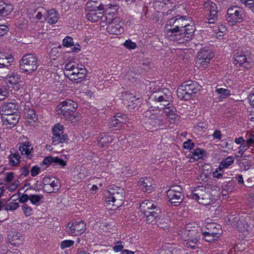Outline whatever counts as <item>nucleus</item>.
<instances>
[{"label":"nucleus","mask_w":254,"mask_h":254,"mask_svg":"<svg viewBox=\"0 0 254 254\" xmlns=\"http://www.w3.org/2000/svg\"><path fill=\"white\" fill-rule=\"evenodd\" d=\"M209 64V61L206 60H201L199 59L196 58L195 64L196 66L200 68L204 69L206 68Z\"/></svg>","instance_id":"43"},{"label":"nucleus","mask_w":254,"mask_h":254,"mask_svg":"<svg viewBox=\"0 0 254 254\" xmlns=\"http://www.w3.org/2000/svg\"><path fill=\"white\" fill-rule=\"evenodd\" d=\"M202 233V230L200 226L195 223H190L186 225L185 228L180 231V235L183 239L189 238H199Z\"/></svg>","instance_id":"12"},{"label":"nucleus","mask_w":254,"mask_h":254,"mask_svg":"<svg viewBox=\"0 0 254 254\" xmlns=\"http://www.w3.org/2000/svg\"><path fill=\"white\" fill-rule=\"evenodd\" d=\"M150 99L156 102L159 103L160 105L165 107L169 104L171 100V92L167 89H158L153 92L150 96Z\"/></svg>","instance_id":"11"},{"label":"nucleus","mask_w":254,"mask_h":254,"mask_svg":"<svg viewBox=\"0 0 254 254\" xmlns=\"http://www.w3.org/2000/svg\"><path fill=\"white\" fill-rule=\"evenodd\" d=\"M13 10V6L9 3H5L3 0L0 1V15L5 17L9 15Z\"/></svg>","instance_id":"25"},{"label":"nucleus","mask_w":254,"mask_h":254,"mask_svg":"<svg viewBox=\"0 0 254 254\" xmlns=\"http://www.w3.org/2000/svg\"><path fill=\"white\" fill-rule=\"evenodd\" d=\"M190 21L189 18L187 19L180 16L170 19L167 21L165 26L167 36L170 40L171 38H174L188 24V22Z\"/></svg>","instance_id":"2"},{"label":"nucleus","mask_w":254,"mask_h":254,"mask_svg":"<svg viewBox=\"0 0 254 254\" xmlns=\"http://www.w3.org/2000/svg\"><path fill=\"white\" fill-rule=\"evenodd\" d=\"M200 86L196 82L187 81L182 84L177 90L178 97L182 100H188L191 95L199 90Z\"/></svg>","instance_id":"3"},{"label":"nucleus","mask_w":254,"mask_h":254,"mask_svg":"<svg viewBox=\"0 0 254 254\" xmlns=\"http://www.w3.org/2000/svg\"><path fill=\"white\" fill-rule=\"evenodd\" d=\"M234 59L237 64L242 65L245 64L244 67L249 68L251 67L252 64H250L247 60L245 55L242 53H237L234 55Z\"/></svg>","instance_id":"23"},{"label":"nucleus","mask_w":254,"mask_h":254,"mask_svg":"<svg viewBox=\"0 0 254 254\" xmlns=\"http://www.w3.org/2000/svg\"><path fill=\"white\" fill-rule=\"evenodd\" d=\"M14 178V173L13 172H8L5 174V181L7 183L11 182Z\"/></svg>","instance_id":"61"},{"label":"nucleus","mask_w":254,"mask_h":254,"mask_svg":"<svg viewBox=\"0 0 254 254\" xmlns=\"http://www.w3.org/2000/svg\"><path fill=\"white\" fill-rule=\"evenodd\" d=\"M20 157L18 154L13 153L9 156V162L11 166H16L20 163Z\"/></svg>","instance_id":"39"},{"label":"nucleus","mask_w":254,"mask_h":254,"mask_svg":"<svg viewBox=\"0 0 254 254\" xmlns=\"http://www.w3.org/2000/svg\"><path fill=\"white\" fill-rule=\"evenodd\" d=\"M157 208H160L152 201L145 200L140 205V213L141 214L149 212V210H157Z\"/></svg>","instance_id":"22"},{"label":"nucleus","mask_w":254,"mask_h":254,"mask_svg":"<svg viewBox=\"0 0 254 254\" xmlns=\"http://www.w3.org/2000/svg\"><path fill=\"white\" fill-rule=\"evenodd\" d=\"M105 18L107 22L108 23L107 30L109 33L119 35L124 32L123 22L120 17H114L112 18L111 15L109 13Z\"/></svg>","instance_id":"8"},{"label":"nucleus","mask_w":254,"mask_h":254,"mask_svg":"<svg viewBox=\"0 0 254 254\" xmlns=\"http://www.w3.org/2000/svg\"><path fill=\"white\" fill-rule=\"evenodd\" d=\"M234 161V158L233 156H228L226 159L222 160L220 162L218 167L220 171H221L223 168H227L231 165Z\"/></svg>","instance_id":"36"},{"label":"nucleus","mask_w":254,"mask_h":254,"mask_svg":"<svg viewBox=\"0 0 254 254\" xmlns=\"http://www.w3.org/2000/svg\"><path fill=\"white\" fill-rule=\"evenodd\" d=\"M181 250L176 248H171L165 251L164 254H180Z\"/></svg>","instance_id":"58"},{"label":"nucleus","mask_w":254,"mask_h":254,"mask_svg":"<svg viewBox=\"0 0 254 254\" xmlns=\"http://www.w3.org/2000/svg\"><path fill=\"white\" fill-rule=\"evenodd\" d=\"M44 181L48 182L46 184L49 185L50 187H52V189H54L55 191L58 190L60 189L59 180L57 179H54L51 182L50 181V178H45Z\"/></svg>","instance_id":"40"},{"label":"nucleus","mask_w":254,"mask_h":254,"mask_svg":"<svg viewBox=\"0 0 254 254\" xmlns=\"http://www.w3.org/2000/svg\"><path fill=\"white\" fill-rule=\"evenodd\" d=\"M74 241L72 240H64L62 242L60 245L62 249H64L69 248L74 244Z\"/></svg>","instance_id":"50"},{"label":"nucleus","mask_w":254,"mask_h":254,"mask_svg":"<svg viewBox=\"0 0 254 254\" xmlns=\"http://www.w3.org/2000/svg\"><path fill=\"white\" fill-rule=\"evenodd\" d=\"M204 8L206 11L209 12V18H208V23H214L215 21L217 19V6L216 4L210 0L204 2Z\"/></svg>","instance_id":"17"},{"label":"nucleus","mask_w":254,"mask_h":254,"mask_svg":"<svg viewBox=\"0 0 254 254\" xmlns=\"http://www.w3.org/2000/svg\"><path fill=\"white\" fill-rule=\"evenodd\" d=\"M23 212L26 216H29L32 214V209L27 204H24L22 206Z\"/></svg>","instance_id":"54"},{"label":"nucleus","mask_w":254,"mask_h":254,"mask_svg":"<svg viewBox=\"0 0 254 254\" xmlns=\"http://www.w3.org/2000/svg\"><path fill=\"white\" fill-rule=\"evenodd\" d=\"M19 106L17 104L14 102L4 103L0 106V111L2 115H10L12 114H17Z\"/></svg>","instance_id":"19"},{"label":"nucleus","mask_w":254,"mask_h":254,"mask_svg":"<svg viewBox=\"0 0 254 254\" xmlns=\"http://www.w3.org/2000/svg\"><path fill=\"white\" fill-rule=\"evenodd\" d=\"M124 247V245H123L122 242H117L115 244L114 247H113V250L116 252H119L123 251V249Z\"/></svg>","instance_id":"56"},{"label":"nucleus","mask_w":254,"mask_h":254,"mask_svg":"<svg viewBox=\"0 0 254 254\" xmlns=\"http://www.w3.org/2000/svg\"><path fill=\"white\" fill-rule=\"evenodd\" d=\"M7 82L13 85L20 81V75L17 73L12 72L6 76Z\"/></svg>","instance_id":"32"},{"label":"nucleus","mask_w":254,"mask_h":254,"mask_svg":"<svg viewBox=\"0 0 254 254\" xmlns=\"http://www.w3.org/2000/svg\"><path fill=\"white\" fill-rule=\"evenodd\" d=\"M7 60V58H0V68L6 67V69H8L7 67L9 62Z\"/></svg>","instance_id":"57"},{"label":"nucleus","mask_w":254,"mask_h":254,"mask_svg":"<svg viewBox=\"0 0 254 254\" xmlns=\"http://www.w3.org/2000/svg\"><path fill=\"white\" fill-rule=\"evenodd\" d=\"M201 234L203 235L205 240L208 242L216 240L220 236V233L217 232H202Z\"/></svg>","instance_id":"34"},{"label":"nucleus","mask_w":254,"mask_h":254,"mask_svg":"<svg viewBox=\"0 0 254 254\" xmlns=\"http://www.w3.org/2000/svg\"><path fill=\"white\" fill-rule=\"evenodd\" d=\"M64 127L60 124H56L53 128L52 145H57L66 142L68 138L66 134L64 133Z\"/></svg>","instance_id":"14"},{"label":"nucleus","mask_w":254,"mask_h":254,"mask_svg":"<svg viewBox=\"0 0 254 254\" xmlns=\"http://www.w3.org/2000/svg\"><path fill=\"white\" fill-rule=\"evenodd\" d=\"M216 92L220 95L222 98H226L229 96L230 91L229 90L224 88H217L215 90Z\"/></svg>","instance_id":"45"},{"label":"nucleus","mask_w":254,"mask_h":254,"mask_svg":"<svg viewBox=\"0 0 254 254\" xmlns=\"http://www.w3.org/2000/svg\"><path fill=\"white\" fill-rule=\"evenodd\" d=\"M63 45L64 47H69L73 45V39L69 36L66 37L63 41Z\"/></svg>","instance_id":"46"},{"label":"nucleus","mask_w":254,"mask_h":254,"mask_svg":"<svg viewBox=\"0 0 254 254\" xmlns=\"http://www.w3.org/2000/svg\"><path fill=\"white\" fill-rule=\"evenodd\" d=\"M161 210L157 208V210L153 211H149L144 213L141 214L140 215H143L146 218V221L147 223H152L158 217L160 213Z\"/></svg>","instance_id":"28"},{"label":"nucleus","mask_w":254,"mask_h":254,"mask_svg":"<svg viewBox=\"0 0 254 254\" xmlns=\"http://www.w3.org/2000/svg\"><path fill=\"white\" fill-rule=\"evenodd\" d=\"M85 229L86 224L84 221H73L67 223L65 231L70 236H77L82 234Z\"/></svg>","instance_id":"13"},{"label":"nucleus","mask_w":254,"mask_h":254,"mask_svg":"<svg viewBox=\"0 0 254 254\" xmlns=\"http://www.w3.org/2000/svg\"><path fill=\"white\" fill-rule=\"evenodd\" d=\"M104 9V5L102 3L101 0H90L86 4L87 10H102Z\"/></svg>","instance_id":"26"},{"label":"nucleus","mask_w":254,"mask_h":254,"mask_svg":"<svg viewBox=\"0 0 254 254\" xmlns=\"http://www.w3.org/2000/svg\"><path fill=\"white\" fill-rule=\"evenodd\" d=\"M89 12L86 14V18L88 20L92 22H95L101 19L104 14L103 12H97V10H88Z\"/></svg>","instance_id":"24"},{"label":"nucleus","mask_w":254,"mask_h":254,"mask_svg":"<svg viewBox=\"0 0 254 254\" xmlns=\"http://www.w3.org/2000/svg\"><path fill=\"white\" fill-rule=\"evenodd\" d=\"M122 99L124 101V104L132 109L137 106L136 102L137 98L132 94L127 92H124L121 95Z\"/></svg>","instance_id":"20"},{"label":"nucleus","mask_w":254,"mask_h":254,"mask_svg":"<svg viewBox=\"0 0 254 254\" xmlns=\"http://www.w3.org/2000/svg\"><path fill=\"white\" fill-rule=\"evenodd\" d=\"M116 117L119 118V121H118L122 124V125L126 124L128 122V119L125 114L118 113L116 114Z\"/></svg>","instance_id":"49"},{"label":"nucleus","mask_w":254,"mask_h":254,"mask_svg":"<svg viewBox=\"0 0 254 254\" xmlns=\"http://www.w3.org/2000/svg\"><path fill=\"white\" fill-rule=\"evenodd\" d=\"M19 206V205L17 202H10L5 205V209L6 210H15L18 208Z\"/></svg>","instance_id":"48"},{"label":"nucleus","mask_w":254,"mask_h":254,"mask_svg":"<svg viewBox=\"0 0 254 254\" xmlns=\"http://www.w3.org/2000/svg\"><path fill=\"white\" fill-rule=\"evenodd\" d=\"M167 195L172 205L178 206L183 200V189L180 186H172L167 191Z\"/></svg>","instance_id":"9"},{"label":"nucleus","mask_w":254,"mask_h":254,"mask_svg":"<svg viewBox=\"0 0 254 254\" xmlns=\"http://www.w3.org/2000/svg\"><path fill=\"white\" fill-rule=\"evenodd\" d=\"M19 150L22 155H25L28 156L30 155L31 152L33 150V147L29 142H24L20 145L19 147Z\"/></svg>","instance_id":"33"},{"label":"nucleus","mask_w":254,"mask_h":254,"mask_svg":"<svg viewBox=\"0 0 254 254\" xmlns=\"http://www.w3.org/2000/svg\"><path fill=\"white\" fill-rule=\"evenodd\" d=\"M8 95L7 90L5 87H0V101L4 99Z\"/></svg>","instance_id":"52"},{"label":"nucleus","mask_w":254,"mask_h":254,"mask_svg":"<svg viewBox=\"0 0 254 254\" xmlns=\"http://www.w3.org/2000/svg\"><path fill=\"white\" fill-rule=\"evenodd\" d=\"M160 110H153L152 116L150 118L151 120L154 121L155 125L156 124L160 125L162 123V119L160 116Z\"/></svg>","instance_id":"38"},{"label":"nucleus","mask_w":254,"mask_h":254,"mask_svg":"<svg viewBox=\"0 0 254 254\" xmlns=\"http://www.w3.org/2000/svg\"><path fill=\"white\" fill-rule=\"evenodd\" d=\"M167 116L168 122L171 124H174L179 120V117L172 110L167 108L164 111Z\"/></svg>","instance_id":"31"},{"label":"nucleus","mask_w":254,"mask_h":254,"mask_svg":"<svg viewBox=\"0 0 254 254\" xmlns=\"http://www.w3.org/2000/svg\"><path fill=\"white\" fill-rule=\"evenodd\" d=\"M113 140V138L112 136L103 133L99 136L98 145L100 147H103L112 142Z\"/></svg>","instance_id":"29"},{"label":"nucleus","mask_w":254,"mask_h":254,"mask_svg":"<svg viewBox=\"0 0 254 254\" xmlns=\"http://www.w3.org/2000/svg\"><path fill=\"white\" fill-rule=\"evenodd\" d=\"M243 11L239 7L233 6L227 10V20L233 24L236 22H241L243 20Z\"/></svg>","instance_id":"16"},{"label":"nucleus","mask_w":254,"mask_h":254,"mask_svg":"<svg viewBox=\"0 0 254 254\" xmlns=\"http://www.w3.org/2000/svg\"><path fill=\"white\" fill-rule=\"evenodd\" d=\"M249 148V146H248V144H246L245 143L242 144L239 146V150L238 151V153L240 154V156H238V157L240 156V157H244V152L248 150V149Z\"/></svg>","instance_id":"51"},{"label":"nucleus","mask_w":254,"mask_h":254,"mask_svg":"<svg viewBox=\"0 0 254 254\" xmlns=\"http://www.w3.org/2000/svg\"><path fill=\"white\" fill-rule=\"evenodd\" d=\"M1 119L2 126L6 128L10 129L18 123L19 116L17 114L2 115Z\"/></svg>","instance_id":"18"},{"label":"nucleus","mask_w":254,"mask_h":254,"mask_svg":"<svg viewBox=\"0 0 254 254\" xmlns=\"http://www.w3.org/2000/svg\"><path fill=\"white\" fill-rule=\"evenodd\" d=\"M213 56V53L211 51L202 49L197 54L196 58L210 61Z\"/></svg>","instance_id":"30"},{"label":"nucleus","mask_w":254,"mask_h":254,"mask_svg":"<svg viewBox=\"0 0 254 254\" xmlns=\"http://www.w3.org/2000/svg\"><path fill=\"white\" fill-rule=\"evenodd\" d=\"M253 143H254V134H250L249 139L245 142L246 144H248L250 147Z\"/></svg>","instance_id":"64"},{"label":"nucleus","mask_w":254,"mask_h":254,"mask_svg":"<svg viewBox=\"0 0 254 254\" xmlns=\"http://www.w3.org/2000/svg\"><path fill=\"white\" fill-rule=\"evenodd\" d=\"M40 168L37 166H33L31 169V174L32 177H35L39 173Z\"/></svg>","instance_id":"59"},{"label":"nucleus","mask_w":254,"mask_h":254,"mask_svg":"<svg viewBox=\"0 0 254 254\" xmlns=\"http://www.w3.org/2000/svg\"><path fill=\"white\" fill-rule=\"evenodd\" d=\"M193 143L190 140H188L184 143V147L185 149L190 150L193 147Z\"/></svg>","instance_id":"60"},{"label":"nucleus","mask_w":254,"mask_h":254,"mask_svg":"<svg viewBox=\"0 0 254 254\" xmlns=\"http://www.w3.org/2000/svg\"><path fill=\"white\" fill-rule=\"evenodd\" d=\"M77 107L76 102L70 100L63 101L57 107L56 111L61 117L64 118L66 120L74 123L78 121L80 117L74 111Z\"/></svg>","instance_id":"1"},{"label":"nucleus","mask_w":254,"mask_h":254,"mask_svg":"<svg viewBox=\"0 0 254 254\" xmlns=\"http://www.w3.org/2000/svg\"><path fill=\"white\" fill-rule=\"evenodd\" d=\"M44 17L45 20L50 24L56 23L59 19L58 12L54 9L48 11Z\"/></svg>","instance_id":"27"},{"label":"nucleus","mask_w":254,"mask_h":254,"mask_svg":"<svg viewBox=\"0 0 254 254\" xmlns=\"http://www.w3.org/2000/svg\"><path fill=\"white\" fill-rule=\"evenodd\" d=\"M199 238H189L187 239H184L185 240L184 245L187 248H190L191 249H194L195 245L198 242Z\"/></svg>","instance_id":"37"},{"label":"nucleus","mask_w":254,"mask_h":254,"mask_svg":"<svg viewBox=\"0 0 254 254\" xmlns=\"http://www.w3.org/2000/svg\"><path fill=\"white\" fill-rule=\"evenodd\" d=\"M9 239L11 240L10 243L12 245L18 246L22 243L20 234L16 232L11 233L9 235Z\"/></svg>","instance_id":"35"},{"label":"nucleus","mask_w":254,"mask_h":254,"mask_svg":"<svg viewBox=\"0 0 254 254\" xmlns=\"http://www.w3.org/2000/svg\"><path fill=\"white\" fill-rule=\"evenodd\" d=\"M21 72L30 74L38 68V58L33 54H27L23 56L19 62Z\"/></svg>","instance_id":"4"},{"label":"nucleus","mask_w":254,"mask_h":254,"mask_svg":"<svg viewBox=\"0 0 254 254\" xmlns=\"http://www.w3.org/2000/svg\"><path fill=\"white\" fill-rule=\"evenodd\" d=\"M59 165L62 167H64L66 165V163L63 159L58 158L57 157H55L54 159V165Z\"/></svg>","instance_id":"55"},{"label":"nucleus","mask_w":254,"mask_h":254,"mask_svg":"<svg viewBox=\"0 0 254 254\" xmlns=\"http://www.w3.org/2000/svg\"><path fill=\"white\" fill-rule=\"evenodd\" d=\"M123 45L127 49L129 50L134 49L136 47V44L135 43L133 42L130 40H126Z\"/></svg>","instance_id":"47"},{"label":"nucleus","mask_w":254,"mask_h":254,"mask_svg":"<svg viewBox=\"0 0 254 254\" xmlns=\"http://www.w3.org/2000/svg\"><path fill=\"white\" fill-rule=\"evenodd\" d=\"M125 190L117 186L109 188L106 195V201L110 203L112 202L114 205L118 207L122 205L125 198Z\"/></svg>","instance_id":"6"},{"label":"nucleus","mask_w":254,"mask_h":254,"mask_svg":"<svg viewBox=\"0 0 254 254\" xmlns=\"http://www.w3.org/2000/svg\"><path fill=\"white\" fill-rule=\"evenodd\" d=\"M77 64L73 63H69L65 64V74L68 78L76 82H80L85 77L86 69L82 67H78Z\"/></svg>","instance_id":"5"},{"label":"nucleus","mask_w":254,"mask_h":254,"mask_svg":"<svg viewBox=\"0 0 254 254\" xmlns=\"http://www.w3.org/2000/svg\"><path fill=\"white\" fill-rule=\"evenodd\" d=\"M188 22V24L181 29L178 35H176L174 38H171V40L175 41L178 43H184L185 41L190 39L195 30L193 24H190Z\"/></svg>","instance_id":"10"},{"label":"nucleus","mask_w":254,"mask_h":254,"mask_svg":"<svg viewBox=\"0 0 254 254\" xmlns=\"http://www.w3.org/2000/svg\"><path fill=\"white\" fill-rule=\"evenodd\" d=\"M43 195L42 194H31L29 200L33 204H37L42 199Z\"/></svg>","instance_id":"44"},{"label":"nucleus","mask_w":254,"mask_h":254,"mask_svg":"<svg viewBox=\"0 0 254 254\" xmlns=\"http://www.w3.org/2000/svg\"><path fill=\"white\" fill-rule=\"evenodd\" d=\"M54 159L55 157L51 156L46 157L43 160L42 164L46 166H49L53 163L54 164Z\"/></svg>","instance_id":"53"},{"label":"nucleus","mask_w":254,"mask_h":254,"mask_svg":"<svg viewBox=\"0 0 254 254\" xmlns=\"http://www.w3.org/2000/svg\"><path fill=\"white\" fill-rule=\"evenodd\" d=\"M223 173V170H221V171H220L218 168L216 169L215 171L213 172V177L214 178L219 179L222 177Z\"/></svg>","instance_id":"62"},{"label":"nucleus","mask_w":254,"mask_h":254,"mask_svg":"<svg viewBox=\"0 0 254 254\" xmlns=\"http://www.w3.org/2000/svg\"><path fill=\"white\" fill-rule=\"evenodd\" d=\"M138 185L141 190L147 193L151 192L153 189L151 179L148 178H143L140 179Z\"/></svg>","instance_id":"21"},{"label":"nucleus","mask_w":254,"mask_h":254,"mask_svg":"<svg viewBox=\"0 0 254 254\" xmlns=\"http://www.w3.org/2000/svg\"><path fill=\"white\" fill-rule=\"evenodd\" d=\"M232 218H230L229 221H232V223L236 225L241 231H253L251 227V220L250 217H244L241 216L240 217L237 215Z\"/></svg>","instance_id":"15"},{"label":"nucleus","mask_w":254,"mask_h":254,"mask_svg":"<svg viewBox=\"0 0 254 254\" xmlns=\"http://www.w3.org/2000/svg\"><path fill=\"white\" fill-rule=\"evenodd\" d=\"M189 196L190 198L195 199L202 205H205L210 203L211 194L209 190L203 186L194 188Z\"/></svg>","instance_id":"7"},{"label":"nucleus","mask_w":254,"mask_h":254,"mask_svg":"<svg viewBox=\"0 0 254 254\" xmlns=\"http://www.w3.org/2000/svg\"><path fill=\"white\" fill-rule=\"evenodd\" d=\"M118 121H119V119L118 117H116V115L111 119L109 122V125L110 127H117V129L121 128L122 125Z\"/></svg>","instance_id":"42"},{"label":"nucleus","mask_w":254,"mask_h":254,"mask_svg":"<svg viewBox=\"0 0 254 254\" xmlns=\"http://www.w3.org/2000/svg\"><path fill=\"white\" fill-rule=\"evenodd\" d=\"M8 30L7 26L4 25H0V36L5 34Z\"/></svg>","instance_id":"63"},{"label":"nucleus","mask_w":254,"mask_h":254,"mask_svg":"<svg viewBox=\"0 0 254 254\" xmlns=\"http://www.w3.org/2000/svg\"><path fill=\"white\" fill-rule=\"evenodd\" d=\"M204 152H205L203 150L200 149L199 148H196L191 152V158L195 160H198L199 159L202 158Z\"/></svg>","instance_id":"41"}]
</instances>
